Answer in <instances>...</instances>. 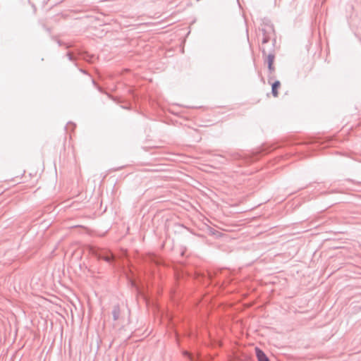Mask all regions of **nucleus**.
I'll return each mask as SVG.
<instances>
[{
    "mask_svg": "<svg viewBox=\"0 0 361 361\" xmlns=\"http://www.w3.org/2000/svg\"><path fill=\"white\" fill-rule=\"evenodd\" d=\"M255 350L258 361H269L267 355L259 348L256 347Z\"/></svg>",
    "mask_w": 361,
    "mask_h": 361,
    "instance_id": "f257e3e1",
    "label": "nucleus"
},
{
    "mask_svg": "<svg viewBox=\"0 0 361 361\" xmlns=\"http://www.w3.org/2000/svg\"><path fill=\"white\" fill-rule=\"evenodd\" d=\"M183 353L185 356H187L191 361H204L203 359L201 357V355L199 353L196 357L188 351H183Z\"/></svg>",
    "mask_w": 361,
    "mask_h": 361,
    "instance_id": "f03ea898",
    "label": "nucleus"
},
{
    "mask_svg": "<svg viewBox=\"0 0 361 361\" xmlns=\"http://www.w3.org/2000/svg\"><path fill=\"white\" fill-rule=\"evenodd\" d=\"M281 87V83L279 81H276L275 82L273 83L272 85V94L274 97H277L279 93H278V90L279 88Z\"/></svg>",
    "mask_w": 361,
    "mask_h": 361,
    "instance_id": "7ed1b4c3",
    "label": "nucleus"
},
{
    "mask_svg": "<svg viewBox=\"0 0 361 361\" xmlns=\"http://www.w3.org/2000/svg\"><path fill=\"white\" fill-rule=\"evenodd\" d=\"M273 60H274V57L269 56V69H272Z\"/></svg>",
    "mask_w": 361,
    "mask_h": 361,
    "instance_id": "20e7f679",
    "label": "nucleus"
},
{
    "mask_svg": "<svg viewBox=\"0 0 361 361\" xmlns=\"http://www.w3.org/2000/svg\"><path fill=\"white\" fill-rule=\"evenodd\" d=\"M112 257H113V256H111V257L106 256L104 257V259L107 262H109Z\"/></svg>",
    "mask_w": 361,
    "mask_h": 361,
    "instance_id": "39448f33",
    "label": "nucleus"
}]
</instances>
